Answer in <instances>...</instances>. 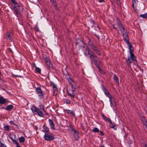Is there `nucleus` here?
<instances>
[{
    "label": "nucleus",
    "mask_w": 147,
    "mask_h": 147,
    "mask_svg": "<svg viewBox=\"0 0 147 147\" xmlns=\"http://www.w3.org/2000/svg\"><path fill=\"white\" fill-rule=\"evenodd\" d=\"M40 108L41 109H42L43 111L45 112V113L46 112V111L45 110V109H44V107H43V106H42V105H40Z\"/></svg>",
    "instance_id": "nucleus-45"
},
{
    "label": "nucleus",
    "mask_w": 147,
    "mask_h": 147,
    "mask_svg": "<svg viewBox=\"0 0 147 147\" xmlns=\"http://www.w3.org/2000/svg\"><path fill=\"white\" fill-rule=\"evenodd\" d=\"M98 1L100 3L104 2V0H98Z\"/></svg>",
    "instance_id": "nucleus-53"
},
{
    "label": "nucleus",
    "mask_w": 147,
    "mask_h": 147,
    "mask_svg": "<svg viewBox=\"0 0 147 147\" xmlns=\"http://www.w3.org/2000/svg\"><path fill=\"white\" fill-rule=\"evenodd\" d=\"M13 108V106L12 105H7L5 108H4L3 109H6V110L8 111H10Z\"/></svg>",
    "instance_id": "nucleus-22"
},
{
    "label": "nucleus",
    "mask_w": 147,
    "mask_h": 147,
    "mask_svg": "<svg viewBox=\"0 0 147 147\" xmlns=\"http://www.w3.org/2000/svg\"><path fill=\"white\" fill-rule=\"evenodd\" d=\"M0 144L1 147H7L5 145H4L3 143H1V142H0Z\"/></svg>",
    "instance_id": "nucleus-48"
},
{
    "label": "nucleus",
    "mask_w": 147,
    "mask_h": 147,
    "mask_svg": "<svg viewBox=\"0 0 147 147\" xmlns=\"http://www.w3.org/2000/svg\"><path fill=\"white\" fill-rule=\"evenodd\" d=\"M122 33L123 38V39L124 40L125 42H126L127 44L129 47V49H130L131 48H134L132 45H131L129 41V38L127 34V32H126L125 33Z\"/></svg>",
    "instance_id": "nucleus-3"
},
{
    "label": "nucleus",
    "mask_w": 147,
    "mask_h": 147,
    "mask_svg": "<svg viewBox=\"0 0 147 147\" xmlns=\"http://www.w3.org/2000/svg\"><path fill=\"white\" fill-rule=\"evenodd\" d=\"M7 102V100L4 98L2 96H0V104L2 105L5 104Z\"/></svg>",
    "instance_id": "nucleus-17"
},
{
    "label": "nucleus",
    "mask_w": 147,
    "mask_h": 147,
    "mask_svg": "<svg viewBox=\"0 0 147 147\" xmlns=\"http://www.w3.org/2000/svg\"><path fill=\"white\" fill-rule=\"evenodd\" d=\"M16 147H22L21 146H20V145H19V144L17 145H16Z\"/></svg>",
    "instance_id": "nucleus-55"
},
{
    "label": "nucleus",
    "mask_w": 147,
    "mask_h": 147,
    "mask_svg": "<svg viewBox=\"0 0 147 147\" xmlns=\"http://www.w3.org/2000/svg\"><path fill=\"white\" fill-rule=\"evenodd\" d=\"M102 116L103 119L105 121L109 122L110 121L111 119L110 118L107 117L104 114H102Z\"/></svg>",
    "instance_id": "nucleus-25"
},
{
    "label": "nucleus",
    "mask_w": 147,
    "mask_h": 147,
    "mask_svg": "<svg viewBox=\"0 0 147 147\" xmlns=\"http://www.w3.org/2000/svg\"><path fill=\"white\" fill-rule=\"evenodd\" d=\"M50 1L52 4L54 6L55 9L58 10V7H57V4L55 0H50Z\"/></svg>",
    "instance_id": "nucleus-21"
},
{
    "label": "nucleus",
    "mask_w": 147,
    "mask_h": 147,
    "mask_svg": "<svg viewBox=\"0 0 147 147\" xmlns=\"http://www.w3.org/2000/svg\"><path fill=\"white\" fill-rule=\"evenodd\" d=\"M11 1L14 5H16V4H17V3L16 0H11Z\"/></svg>",
    "instance_id": "nucleus-41"
},
{
    "label": "nucleus",
    "mask_w": 147,
    "mask_h": 147,
    "mask_svg": "<svg viewBox=\"0 0 147 147\" xmlns=\"http://www.w3.org/2000/svg\"><path fill=\"white\" fill-rule=\"evenodd\" d=\"M122 25H123L121 23L119 20L117 19L116 21V24H113V26L114 29H117L118 28Z\"/></svg>",
    "instance_id": "nucleus-10"
},
{
    "label": "nucleus",
    "mask_w": 147,
    "mask_h": 147,
    "mask_svg": "<svg viewBox=\"0 0 147 147\" xmlns=\"http://www.w3.org/2000/svg\"><path fill=\"white\" fill-rule=\"evenodd\" d=\"M144 147H147V145L146 144H145L144 146Z\"/></svg>",
    "instance_id": "nucleus-59"
},
{
    "label": "nucleus",
    "mask_w": 147,
    "mask_h": 147,
    "mask_svg": "<svg viewBox=\"0 0 147 147\" xmlns=\"http://www.w3.org/2000/svg\"><path fill=\"white\" fill-rule=\"evenodd\" d=\"M45 59L47 67L50 68L52 67H53L52 64L49 58L48 57H46Z\"/></svg>",
    "instance_id": "nucleus-9"
},
{
    "label": "nucleus",
    "mask_w": 147,
    "mask_h": 147,
    "mask_svg": "<svg viewBox=\"0 0 147 147\" xmlns=\"http://www.w3.org/2000/svg\"><path fill=\"white\" fill-rule=\"evenodd\" d=\"M114 80L117 83L119 84V80L118 79V77L116 76V75L115 74H114Z\"/></svg>",
    "instance_id": "nucleus-27"
},
{
    "label": "nucleus",
    "mask_w": 147,
    "mask_h": 147,
    "mask_svg": "<svg viewBox=\"0 0 147 147\" xmlns=\"http://www.w3.org/2000/svg\"><path fill=\"white\" fill-rule=\"evenodd\" d=\"M91 48L95 52L98 49L97 47L95 45L92 47Z\"/></svg>",
    "instance_id": "nucleus-33"
},
{
    "label": "nucleus",
    "mask_w": 147,
    "mask_h": 147,
    "mask_svg": "<svg viewBox=\"0 0 147 147\" xmlns=\"http://www.w3.org/2000/svg\"><path fill=\"white\" fill-rule=\"evenodd\" d=\"M69 82L71 85V86L74 89L77 88V87L75 83L73 81L72 79L70 78L68 80Z\"/></svg>",
    "instance_id": "nucleus-14"
},
{
    "label": "nucleus",
    "mask_w": 147,
    "mask_h": 147,
    "mask_svg": "<svg viewBox=\"0 0 147 147\" xmlns=\"http://www.w3.org/2000/svg\"><path fill=\"white\" fill-rule=\"evenodd\" d=\"M89 55L91 61L94 62V63L99 62V58L97 57L96 54L93 52H92Z\"/></svg>",
    "instance_id": "nucleus-6"
},
{
    "label": "nucleus",
    "mask_w": 147,
    "mask_h": 147,
    "mask_svg": "<svg viewBox=\"0 0 147 147\" xmlns=\"http://www.w3.org/2000/svg\"><path fill=\"white\" fill-rule=\"evenodd\" d=\"M51 84L53 86V88H55L56 87V85L54 84V83L53 82H51Z\"/></svg>",
    "instance_id": "nucleus-49"
},
{
    "label": "nucleus",
    "mask_w": 147,
    "mask_h": 147,
    "mask_svg": "<svg viewBox=\"0 0 147 147\" xmlns=\"http://www.w3.org/2000/svg\"><path fill=\"white\" fill-rule=\"evenodd\" d=\"M109 122L111 124V125H112V126L115 125V124L114 123H112L111 119L110 120V121Z\"/></svg>",
    "instance_id": "nucleus-50"
},
{
    "label": "nucleus",
    "mask_w": 147,
    "mask_h": 147,
    "mask_svg": "<svg viewBox=\"0 0 147 147\" xmlns=\"http://www.w3.org/2000/svg\"><path fill=\"white\" fill-rule=\"evenodd\" d=\"M16 77H19L20 78L21 77V76H18V75H16Z\"/></svg>",
    "instance_id": "nucleus-56"
},
{
    "label": "nucleus",
    "mask_w": 147,
    "mask_h": 147,
    "mask_svg": "<svg viewBox=\"0 0 147 147\" xmlns=\"http://www.w3.org/2000/svg\"><path fill=\"white\" fill-rule=\"evenodd\" d=\"M93 131L94 132H98L99 131V129L96 127L94 128L93 129Z\"/></svg>",
    "instance_id": "nucleus-31"
},
{
    "label": "nucleus",
    "mask_w": 147,
    "mask_h": 147,
    "mask_svg": "<svg viewBox=\"0 0 147 147\" xmlns=\"http://www.w3.org/2000/svg\"><path fill=\"white\" fill-rule=\"evenodd\" d=\"M25 139L23 137H21L19 138V141L20 143H24L25 142Z\"/></svg>",
    "instance_id": "nucleus-28"
},
{
    "label": "nucleus",
    "mask_w": 147,
    "mask_h": 147,
    "mask_svg": "<svg viewBox=\"0 0 147 147\" xmlns=\"http://www.w3.org/2000/svg\"><path fill=\"white\" fill-rule=\"evenodd\" d=\"M88 45L91 48L93 47L94 46V44L92 42L89 38H88Z\"/></svg>",
    "instance_id": "nucleus-26"
},
{
    "label": "nucleus",
    "mask_w": 147,
    "mask_h": 147,
    "mask_svg": "<svg viewBox=\"0 0 147 147\" xmlns=\"http://www.w3.org/2000/svg\"><path fill=\"white\" fill-rule=\"evenodd\" d=\"M98 27L99 28V29H100V28H99V27H98Z\"/></svg>",
    "instance_id": "nucleus-61"
},
{
    "label": "nucleus",
    "mask_w": 147,
    "mask_h": 147,
    "mask_svg": "<svg viewBox=\"0 0 147 147\" xmlns=\"http://www.w3.org/2000/svg\"><path fill=\"white\" fill-rule=\"evenodd\" d=\"M13 124H14L13 123ZM14 125H16V124H14Z\"/></svg>",
    "instance_id": "nucleus-62"
},
{
    "label": "nucleus",
    "mask_w": 147,
    "mask_h": 147,
    "mask_svg": "<svg viewBox=\"0 0 147 147\" xmlns=\"http://www.w3.org/2000/svg\"><path fill=\"white\" fill-rule=\"evenodd\" d=\"M100 147H105L104 145H101Z\"/></svg>",
    "instance_id": "nucleus-60"
},
{
    "label": "nucleus",
    "mask_w": 147,
    "mask_h": 147,
    "mask_svg": "<svg viewBox=\"0 0 147 147\" xmlns=\"http://www.w3.org/2000/svg\"><path fill=\"white\" fill-rule=\"evenodd\" d=\"M31 109L33 112L36 113L40 117H42L45 115V114L42 113L39 108L35 106L32 107L31 108Z\"/></svg>",
    "instance_id": "nucleus-5"
},
{
    "label": "nucleus",
    "mask_w": 147,
    "mask_h": 147,
    "mask_svg": "<svg viewBox=\"0 0 147 147\" xmlns=\"http://www.w3.org/2000/svg\"><path fill=\"white\" fill-rule=\"evenodd\" d=\"M69 127L70 128L71 130L74 131V138L76 139V140H77L78 139L79 132L74 129L71 125H70Z\"/></svg>",
    "instance_id": "nucleus-8"
},
{
    "label": "nucleus",
    "mask_w": 147,
    "mask_h": 147,
    "mask_svg": "<svg viewBox=\"0 0 147 147\" xmlns=\"http://www.w3.org/2000/svg\"><path fill=\"white\" fill-rule=\"evenodd\" d=\"M13 142L15 144H16V145L19 144L16 140H13Z\"/></svg>",
    "instance_id": "nucleus-46"
},
{
    "label": "nucleus",
    "mask_w": 147,
    "mask_h": 147,
    "mask_svg": "<svg viewBox=\"0 0 147 147\" xmlns=\"http://www.w3.org/2000/svg\"><path fill=\"white\" fill-rule=\"evenodd\" d=\"M67 92L68 94L71 97L72 100H73V98L74 99V94L73 93V91L72 90V92H71L67 90Z\"/></svg>",
    "instance_id": "nucleus-19"
},
{
    "label": "nucleus",
    "mask_w": 147,
    "mask_h": 147,
    "mask_svg": "<svg viewBox=\"0 0 147 147\" xmlns=\"http://www.w3.org/2000/svg\"><path fill=\"white\" fill-rule=\"evenodd\" d=\"M44 138L45 140L47 141H50L54 139L53 135L50 132L45 133Z\"/></svg>",
    "instance_id": "nucleus-4"
},
{
    "label": "nucleus",
    "mask_w": 147,
    "mask_h": 147,
    "mask_svg": "<svg viewBox=\"0 0 147 147\" xmlns=\"http://www.w3.org/2000/svg\"><path fill=\"white\" fill-rule=\"evenodd\" d=\"M49 121L50 125V126L51 127V129L53 130L55 129V127L53 121L50 119H49Z\"/></svg>",
    "instance_id": "nucleus-15"
},
{
    "label": "nucleus",
    "mask_w": 147,
    "mask_h": 147,
    "mask_svg": "<svg viewBox=\"0 0 147 147\" xmlns=\"http://www.w3.org/2000/svg\"><path fill=\"white\" fill-rule=\"evenodd\" d=\"M15 13L16 15L18 17H19L20 16V14L19 13V11H17L15 12Z\"/></svg>",
    "instance_id": "nucleus-38"
},
{
    "label": "nucleus",
    "mask_w": 147,
    "mask_h": 147,
    "mask_svg": "<svg viewBox=\"0 0 147 147\" xmlns=\"http://www.w3.org/2000/svg\"><path fill=\"white\" fill-rule=\"evenodd\" d=\"M53 90L54 91V93L55 92V91H58V89L57 88V87H56L53 88Z\"/></svg>",
    "instance_id": "nucleus-51"
},
{
    "label": "nucleus",
    "mask_w": 147,
    "mask_h": 147,
    "mask_svg": "<svg viewBox=\"0 0 147 147\" xmlns=\"http://www.w3.org/2000/svg\"><path fill=\"white\" fill-rule=\"evenodd\" d=\"M9 126L8 125H6L4 127L5 130L6 131H8L9 129Z\"/></svg>",
    "instance_id": "nucleus-32"
},
{
    "label": "nucleus",
    "mask_w": 147,
    "mask_h": 147,
    "mask_svg": "<svg viewBox=\"0 0 147 147\" xmlns=\"http://www.w3.org/2000/svg\"><path fill=\"white\" fill-rule=\"evenodd\" d=\"M36 71L39 74H40L41 73V69L40 68L36 67Z\"/></svg>",
    "instance_id": "nucleus-34"
},
{
    "label": "nucleus",
    "mask_w": 147,
    "mask_h": 147,
    "mask_svg": "<svg viewBox=\"0 0 147 147\" xmlns=\"http://www.w3.org/2000/svg\"><path fill=\"white\" fill-rule=\"evenodd\" d=\"M65 102L67 104H70L71 103V101L69 99H66Z\"/></svg>",
    "instance_id": "nucleus-36"
},
{
    "label": "nucleus",
    "mask_w": 147,
    "mask_h": 147,
    "mask_svg": "<svg viewBox=\"0 0 147 147\" xmlns=\"http://www.w3.org/2000/svg\"><path fill=\"white\" fill-rule=\"evenodd\" d=\"M84 47H83L82 49L84 52V53L85 55L87 56L88 55H89L92 51L90 50L88 46L86 44L84 46Z\"/></svg>",
    "instance_id": "nucleus-7"
},
{
    "label": "nucleus",
    "mask_w": 147,
    "mask_h": 147,
    "mask_svg": "<svg viewBox=\"0 0 147 147\" xmlns=\"http://www.w3.org/2000/svg\"><path fill=\"white\" fill-rule=\"evenodd\" d=\"M140 16L143 19H146L147 18V13L143 14H140Z\"/></svg>",
    "instance_id": "nucleus-30"
},
{
    "label": "nucleus",
    "mask_w": 147,
    "mask_h": 147,
    "mask_svg": "<svg viewBox=\"0 0 147 147\" xmlns=\"http://www.w3.org/2000/svg\"><path fill=\"white\" fill-rule=\"evenodd\" d=\"M120 31L121 33H124L127 32V30L124 28V27L123 25L118 28Z\"/></svg>",
    "instance_id": "nucleus-20"
},
{
    "label": "nucleus",
    "mask_w": 147,
    "mask_h": 147,
    "mask_svg": "<svg viewBox=\"0 0 147 147\" xmlns=\"http://www.w3.org/2000/svg\"><path fill=\"white\" fill-rule=\"evenodd\" d=\"M90 22L92 24V26L95 24V22L92 20H90Z\"/></svg>",
    "instance_id": "nucleus-37"
},
{
    "label": "nucleus",
    "mask_w": 147,
    "mask_h": 147,
    "mask_svg": "<svg viewBox=\"0 0 147 147\" xmlns=\"http://www.w3.org/2000/svg\"><path fill=\"white\" fill-rule=\"evenodd\" d=\"M99 132H100V134L101 136H103L104 135V134L102 131H99Z\"/></svg>",
    "instance_id": "nucleus-54"
},
{
    "label": "nucleus",
    "mask_w": 147,
    "mask_h": 147,
    "mask_svg": "<svg viewBox=\"0 0 147 147\" xmlns=\"http://www.w3.org/2000/svg\"><path fill=\"white\" fill-rule=\"evenodd\" d=\"M111 128H112L113 129L115 130H116L117 129V127H116L115 125L112 126L111 127Z\"/></svg>",
    "instance_id": "nucleus-47"
},
{
    "label": "nucleus",
    "mask_w": 147,
    "mask_h": 147,
    "mask_svg": "<svg viewBox=\"0 0 147 147\" xmlns=\"http://www.w3.org/2000/svg\"><path fill=\"white\" fill-rule=\"evenodd\" d=\"M4 38H6L7 40H9L10 41H12L13 39L12 38L9 32H7L5 35L4 36Z\"/></svg>",
    "instance_id": "nucleus-12"
},
{
    "label": "nucleus",
    "mask_w": 147,
    "mask_h": 147,
    "mask_svg": "<svg viewBox=\"0 0 147 147\" xmlns=\"http://www.w3.org/2000/svg\"><path fill=\"white\" fill-rule=\"evenodd\" d=\"M141 119L142 121L143 122L144 125H145V124H147V121L145 116H143L141 117Z\"/></svg>",
    "instance_id": "nucleus-24"
},
{
    "label": "nucleus",
    "mask_w": 147,
    "mask_h": 147,
    "mask_svg": "<svg viewBox=\"0 0 147 147\" xmlns=\"http://www.w3.org/2000/svg\"><path fill=\"white\" fill-rule=\"evenodd\" d=\"M15 12L18 11H19V9H18V8L16 7V6H14L13 7Z\"/></svg>",
    "instance_id": "nucleus-44"
},
{
    "label": "nucleus",
    "mask_w": 147,
    "mask_h": 147,
    "mask_svg": "<svg viewBox=\"0 0 147 147\" xmlns=\"http://www.w3.org/2000/svg\"><path fill=\"white\" fill-rule=\"evenodd\" d=\"M110 100V101L111 102V103L112 104L113 106H115L116 105V103L115 102V100L114 98L112 97V96L109 98Z\"/></svg>",
    "instance_id": "nucleus-18"
},
{
    "label": "nucleus",
    "mask_w": 147,
    "mask_h": 147,
    "mask_svg": "<svg viewBox=\"0 0 147 147\" xmlns=\"http://www.w3.org/2000/svg\"><path fill=\"white\" fill-rule=\"evenodd\" d=\"M95 52L97 55H100V51L98 50L97 49V51H96Z\"/></svg>",
    "instance_id": "nucleus-40"
},
{
    "label": "nucleus",
    "mask_w": 147,
    "mask_h": 147,
    "mask_svg": "<svg viewBox=\"0 0 147 147\" xmlns=\"http://www.w3.org/2000/svg\"><path fill=\"white\" fill-rule=\"evenodd\" d=\"M138 0H132V6L133 8L134 9L135 8V6H136V3L138 2Z\"/></svg>",
    "instance_id": "nucleus-29"
},
{
    "label": "nucleus",
    "mask_w": 147,
    "mask_h": 147,
    "mask_svg": "<svg viewBox=\"0 0 147 147\" xmlns=\"http://www.w3.org/2000/svg\"><path fill=\"white\" fill-rule=\"evenodd\" d=\"M11 140L13 141V140L14 139L11 137L10 138Z\"/></svg>",
    "instance_id": "nucleus-58"
},
{
    "label": "nucleus",
    "mask_w": 147,
    "mask_h": 147,
    "mask_svg": "<svg viewBox=\"0 0 147 147\" xmlns=\"http://www.w3.org/2000/svg\"><path fill=\"white\" fill-rule=\"evenodd\" d=\"M36 90L38 92V95L41 98L43 96V94L41 88L39 87H37L36 88Z\"/></svg>",
    "instance_id": "nucleus-11"
},
{
    "label": "nucleus",
    "mask_w": 147,
    "mask_h": 147,
    "mask_svg": "<svg viewBox=\"0 0 147 147\" xmlns=\"http://www.w3.org/2000/svg\"><path fill=\"white\" fill-rule=\"evenodd\" d=\"M99 63H100V62L99 61V62H96V63H94L95 65H96V67L97 68H99V69H100L99 66V65L98 64Z\"/></svg>",
    "instance_id": "nucleus-35"
},
{
    "label": "nucleus",
    "mask_w": 147,
    "mask_h": 147,
    "mask_svg": "<svg viewBox=\"0 0 147 147\" xmlns=\"http://www.w3.org/2000/svg\"><path fill=\"white\" fill-rule=\"evenodd\" d=\"M144 125L145 126H146V129H147V124H145Z\"/></svg>",
    "instance_id": "nucleus-57"
},
{
    "label": "nucleus",
    "mask_w": 147,
    "mask_h": 147,
    "mask_svg": "<svg viewBox=\"0 0 147 147\" xmlns=\"http://www.w3.org/2000/svg\"><path fill=\"white\" fill-rule=\"evenodd\" d=\"M16 5L17 6H18V7H20V8L22 9V11L23 10V7L22 6H21L20 4H18L17 3V4H16V5Z\"/></svg>",
    "instance_id": "nucleus-39"
},
{
    "label": "nucleus",
    "mask_w": 147,
    "mask_h": 147,
    "mask_svg": "<svg viewBox=\"0 0 147 147\" xmlns=\"http://www.w3.org/2000/svg\"><path fill=\"white\" fill-rule=\"evenodd\" d=\"M86 44V43L80 39L78 38L76 40L75 45L79 49H82L83 47H84V46Z\"/></svg>",
    "instance_id": "nucleus-2"
},
{
    "label": "nucleus",
    "mask_w": 147,
    "mask_h": 147,
    "mask_svg": "<svg viewBox=\"0 0 147 147\" xmlns=\"http://www.w3.org/2000/svg\"><path fill=\"white\" fill-rule=\"evenodd\" d=\"M8 50L9 52H11L12 53H13V51H12V50L10 48H8Z\"/></svg>",
    "instance_id": "nucleus-52"
},
{
    "label": "nucleus",
    "mask_w": 147,
    "mask_h": 147,
    "mask_svg": "<svg viewBox=\"0 0 147 147\" xmlns=\"http://www.w3.org/2000/svg\"><path fill=\"white\" fill-rule=\"evenodd\" d=\"M35 28L36 30L38 32L39 31L38 27L37 25L35 26Z\"/></svg>",
    "instance_id": "nucleus-42"
},
{
    "label": "nucleus",
    "mask_w": 147,
    "mask_h": 147,
    "mask_svg": "<svg viewBox=\"0 0 147 147\" xmlns=\"http://www.w3.org/2000/svg\"><path fill=\"white\" fill-rule=\"evenodd\" d=\"M137 64L136 65H137V67L139 69V70L141 71H143V69L141 68V67H140V66L138 65H137Z\"/></svg>",
    "instance_id": "nucleus-43"
},
{
    "label": "nucleus",
    "mask_w": 147,
    "mask_h": 147,
    "mask_svg": "<svg viewBox=\"0 0 147 147\" xmlns=\"http://www.w3.org/2000/svg\"><path fill=\"white\" fill-rule=\"evenodd\" d=\"M67 113L68 114H70V115L71 116H73L74 117L75 116L74 112L72 110H67Z\"/></svg>",
    "instance_id": "nucleus-23"
},
{
    "label": "nucleus",
    "mask_w": 147,
    "mask_h": 147,
    "mask_svg": "<svg viewBox=\"0 0 147 147\" xmlns=\"http://www.w3.org/2000/svg\"><path fill=\"white\" fill-rule=\"evenodd\" d=\"M102 90L107 96L108 98L111 97V95L109 94V92L107 91V89L103 86H102Z\"/></svg>",
    "instance_id": "nucleus-13"
},
{
    "label": "nucleus",
    "mask_w": 147,
    "mask_h": 147,
    "mask_svg": "<svg viewBox=\"0 0 147 147\" xmlns=\"http://www.w3.org/2000/svg\"><path fill=\"white\" fill-rule=\"evenodd\" d=\"M129 53L130 55V57L129 56L127 59L126 60V62L129 66H130V63L132 61H134V63L135 65L137 64V61L136 60V57L135 56L133 52L134 48H131L129 49Z\"/></svg>",
    "instance_id": "nucleus-1"
},
{
    "label": "nucleus",
    "mask_w": 147,
    "mask_h": 147,
    "mask_svg": "<svg viewBox=\"0 0 147 147\" xmlns=\"http://www.w3.org/2000/svg\"><path fill=\"white\" fill-rule=\"evenodd\" d=\"M43 129L42 131L45 132V133L50 132L49 128L45 124H44L43 126Z\"/></svg>",
    "instance_id": "nucleus-16"
}]
</instances>
